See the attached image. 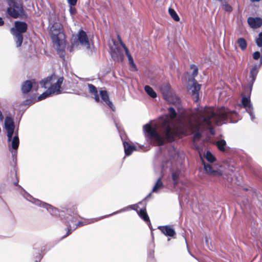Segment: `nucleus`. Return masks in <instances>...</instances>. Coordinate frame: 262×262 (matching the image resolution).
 Instances as JSON below:
<instances>
[{
    "instance_id": "obj_4",
    "label": "nucleus",
    "mask_w": 262,
    "mask_h": 262,
    "mask_svg": "<svg viewBox=\"0 0 262 262\" xmlns=\"http://www.w3.org/2000/svg\"><path fill=\"white\" fill-rule=\"evenodd\" d=\"M109 46L112 57L114 60H121L122 59L123 51H124L127 56L129 63L134 69L136 70V66L134 62V60L124 44L120 41H115L114 40H112L109 43Z\"/></svg>"
},
{
    "instance_id": "obj_35",
    "label": "nucleus",
    "mask_w": 262,
    "mask_h": 262,
    "mask_svg": "<svg viewBox=\"0 0 262 262\" xmlns=\"http://www.w3.org/2000/svg\"><path fill=\"white\" fill-rule=\"evenodd\" d=\"M260 57V53L259 52H255L253 54V57L254 59H258Z\"/></svg>"
},
{
    "instance_id": "obj_33",
    "label": "nucleus",
    "mask_w": 262,
    "mask_h": 262,
    "mask_svg": "<svg viewBox=\"0 0 262 262\" xmlns=\"http://www.w3.org/2000/svg\"><path fill=\"white\" fill-rule=\"evenodd\" d=\"M191 69L193 70L192 75L193 77L196 76L198 74V69L195 66H192Z\"/></svg>"
},
{
    "instance_id": "obj_18",
    "label": "nucleus",
    "mask_w": 262,
    "mask_h": 262,
    "mask_svg": "<svg viewBox=\"0 0 262 262\" xmlns=\"http://www.w3.org/2000/svg\"><path fill=\"white\" fill-rule=\"evenodd\" d=\"M181 175V171L176 170L172 172V178L174 185H176L179 183V178Z\"/></svg>"
},
{
    "instance_id": "obj_37",
    "label": "nucleus",
    "mask_w": 262,
    "mask_h": 262,
    "mask_svg": "<svg viewBox=\"0 0 262 262\" xmlns=\"http://www.w3.org/2000/svg\"><path fill=\"white\" fill-rule=\"evenodd\" d=\"M209 249V250H211V251H214L215 249V248L216 247H213V246H212V247H208Z\"/></svg>"
},
{
    "instance_id": "obj_26",
    "label": "nucleus",
    "mask_w": 262,
    "mask_h": 262,
    "mask_svg": "<svg viewBox=\"0 0 262 262\" xmlns=\"http://www.w3.org/2000/svg\"><path fill=\"white\" fill-rule=\"evenodd\" d=\"M237 43L238 44L239 47L241 48V49L245 50L246 48L247 43L246 40L244 38H239L237 40Z\"/></svg>"
},
{
    "instance_id": "obj_36",
    "label": "nucleus",
    "mask_w": 262,
    "mask_h": 262,
    "mask_svg": "<svg viewBox=\"0 0 262 262\" xmlns=\"http://www.w3.org/2000/svg\"><path fill=\"white\" fill-rule=\"evenodd\" d=\"M69 5H76L77 0H67Z\"/></svg>"
},
{
    "instance_id": "obj_29",
    "label": "nucleus",
    "mask_w": 262,
    "mask_h": 262,
    "mask_svg": "<svg viewBox=\"0 0 262 262\" xmlns=\"http://www.w3.org/2000/svg\"><path fill=\"white\" fill-rule=\"evenodd\" d=\"M205 157L206 160L210 163H212L215 161V158L209 151H207L206 153Z\"/></svg>"
},
{
    "instance_id": "obj_24",
    "label": "nucleus",
    "mask_w": 262,
    "mask_h": 262,
    "mask_svg": "<svg viewBox=\"0 0 262 262\" xmlns=\"http://www.w3.org/2000/svg\"><path fill=\"white\" fill-rule=\"evenodd\" d=\"M168 12L171 17L176 21H179L180 20V18L176 12L174 10V9L172 8H169Z\"/></svg>"
},
{
    "instance_id": "obj_16",
    "label": "nucleus",
    "mask_w": 262,
    "mask_h": 262,
    "mask_svg": "<svg viewBox=\"0 0 262 262\" xmlns=\"http://www.w3.org/2000/svg\"><path fill=\"white\" fill-rule=\"evenodd\" d=\"M100 95L102 100L113 110H114V106L112 102L110 100L108 95L106 91H101L100 92Z\"/></svg>"
},
{
    "instance_id": "obj_12",
    "label": "nucleus",
    "mask_w": 262,
    "mask_h": 262,
    "mask_svg": "<svg viewBox=\"0 0 262 262\" xmlns=\"http://www.w3.org/2000/svg\"><path fill=\"white\" fill-rule=\"evenodd\" d=\"M201 89V85L193 81V85L189 89L192 97L195 102L199 100V92Z\"/></svg>"
},
{
    "instance_id": "obj_21",
    "label": "nucleus",
    "mask_w": 262,
    "mask_h": 262,
    "mask_svg": "<svg viewBox=\"0 0 262 262\" xmlns=\"http://www.w3.org/2000/svg\"><path fill=\"white\" fill-rule=\"evenodd\" d=\"M258 67L256 65L253 66L250 70V77L252 82L255 80V77L258 73Z\"/></svg>"
},
{
    "instance_id": "obj_19",
    "label": "nucleus",
    "mask_w": 262,
    "mask_h": 262,
    "mask_svg": "<svg viewBox=\"0 0 262 262\" xmlns=\"http://www.w3.org/2000/svg\"><path fill=\"white\" fill-rule=\"evenodd\" d=\"M124 147L125 154L127 156L130 155L132 152L136 150V148L134 146L131 145L128 143H124Z\"/></svg>"
},
{
    "instance_id": "obj_34",
    "label": "nucleus",
    "mask_w": 262,
    "mask_h": 262,
    "mask_svg": "<svg viewBox=\"0 0 262 262\" xmlns=\"http://www.w3.org/2000/svg\"><path fill=\"white\" fill-rule=\"evenodd\" d=\"M190 247H186V248H187V250L189 253V254L193 257H194V258L195 259H197L196 257V255L193 254L191 251V250H190Z\"/></svg>"
},
{
    "instance_id": "obj_2",
    "label": "nucleus",
    "mask_w": 262,
    "mask_h": 262,
    "mask_svg": "<svg viewBox=\"0 0 262 262\" xmlns=\"http://www.w3.org/2000/svg\"><path fill=\"white\" fill-rule=\"evenodd\" d=\"M63 80V77L53 74L42 80L40 82V85L48 89L38 97V100L43 99L52 94L57 95L61 93V85Z\"/></svg>"
},
{
    "instance_id": "obj_3",
    "label": "nucleus",
    "mask_w": 262,
    "mask_h": 262,
    "mask_svg": "<svg viewBox=\"0 0 262 262\" xmlns=\"http://www.w3.org/2000/svg\"><path fill=\"white\" fill-rule=\"evenodd\" d=\"M50 33L54 46L58 54L60 57H64L63 51L66 48V42L61 25L59 23H54L50 28Z\"/></svg>"
},
{
    "instance_id": "obj_5",
    "label": "nucleus",
    "mask_w": 262,
    "mask_h": 262,
    "mask_svg": "<svg viewBox=\"0 0 262 262\" xmlns=\"http://www.w3.org/2000/svg\"><path fill=\"white\" fill-rule=\"evenodd\" d=\"M77 37L78 40H76V37L75 38L73 37L72 39V46L69 49L70 52H72L75 48H78L79 45L86 49H91V47L93 44L88 39L87 35L84 31H79Z\"/></svg>"
},
{
    "instance_id": "obj_13",
    "label": "nucleus",
    "mask_w": 262,
    "mask_h": 262,
    "mask_svg": "<svg viewBox=\"0 0 262 262\" xmlns=\"http://www.w3.org/2000/svg\"><path fill=\"white\" fill-rule=\"evenodd\" d=\"M242 105L246 108V111L249 114V115L251 116L252 119H253L252 116V107L251 104L250 103V100L249 98L244 97L242 98Z\"/></svg>"
},
{
    "instance_id": "obj_15",
    "label": "nucleus",
    "mask_w": 262,
    "mask_h": 262,
    "mask_svg": "<svg viewBox=\"0 0 262 262\" xmlns=\"http://www.w3.org/2000/svg\"><path fill=\"white\" fill-rule=\"evenodd\" d=\"M36 85V83L35 80H27L23 83L22 85V91L24 93H28L30 91L32 88H35Z\"/></svg>"
},
{
    "instance_id": "obj_8",
    "label": "nucleus",
    "mask_w": 262,
    "mask_h": 262,
    "mask_svg": "<svg viewBox=\"0 0 262 262\" xmlns=\"http://www.w3.org/2000/svg\"><path fill=\"white\" fill-rule=\"evenodd\" d=\"M50 250V247H35L32 248L33 258L35 262H40L43 255Z\"/></svg>"
},
{
    "instance_id": "obj_22",
    "label": "nucleus",
    "mask_w": 262,
    "mask_h": 262,
    "mask_svg": "<svg viewBox=\"0 0 262 262\" xmlns=\"http://www.w3.org/2000/svg\"><path fill=\"white\" fill-rule=\"evenodd\" d=\"M145 91L147 93L148 95H149L152 98H156L157 97V94L156 92L154 91V90L150 87L149 86L146 85L145 86Z\"/></svg>"
},
{
    "instance_id": "obj_11",
    "label": "nucleus",
    "mask_w": 262,
    "mask_h": 262,
    "mask_svg": "<svg viewBox=\"0 0 262 262\" xmlns=\"http://www.w3.org/2000/svg\"><path fill=\"white\" fill-rule=\"evenodd\" d=\"M158 229L165 235L170 237H174L176 235V232L171 227L169 226H159Z\"/></svg>"
},
{
    "instance_id": "obj_9",
    "label": "nucleus",
    "mask_w": 262,
    "mask_h": 262,
    "mask_svg": "<svg viewBox=\"0 0 262 262\" xmlns=\"http://www.w3.org/2000/svg\"><path fill=\"white\" fill-rule=\"evenodd\" d=\"M5 128L7 132L8 140L10 141L13 134L14 124L13 119L10 117H6L4 122Z\"/></svg>"
},
{
    "instance_id": "obj_17",
    "label": "nucleus",
    "mask_w": 262,
    "mask_h": 262,
    "mask_svg": "<svg viewBox=\"0 0 262 262\" xmlns=\"http://www.w3.org/2000/svg\"><path fill=\"white\" fill-rule=\"evenodd\" d=\"M154 247H150L147 249V261L148 262H156L155 258V249Z\"/></svg>"
},
{
    "instance_id": "obj_40",
    "label": "nucleus",
    "mask_w": 262,
    "mask_h": 262,
    "mask_svg": "<svg viewBox=\"0 0 262 262\" xmlns=\"http://www.w3.org/2000/svg\"><path fill=\"white\" fill-rule=\"evenodd\" d=\"M250 1L252 2H258V1H260V0H250Z\"/></svg>"
},
{
    "instance_id": "obj_6",
    "label": "nucleus",
    "mask_w": 262,
    "mask_h": 262,
    "mask_svg": "<svg viewBox=\"0 0 262 262\" xmlns=\"http://www.w3.org/2000/svg\"><path fill=\"white\" fill-rule=\"evenodd\" d=\"M27 29V24L20 21H16L15 23V27L11 28V32L15 37L16 46L17 47L21 46L23 40L22 33L25 32Z\"/></svg>"
},
{
    "instance_id": "obj_14",
    "label": "nucleus",
    "mask_w": 262,
    "mask_h": 262,
    "mask_svg": "<svg viewBox=\"0 0 262 262\" xmlns=\"http://www.w3.org/2000/svg\"><path fill=\"white\" fill-rule=\"evenodd\" d=\"M248 23L251 28H256L262 25V20L260 18L249 17L248 19Z\"/></svg>"
},
{
    "instance_id": "obj_32",
    "label": "nucleus",
    "mask_w": 262,
    "mask_h": 262,
    "mask_svg": "<svg viewBox=\"0 0 262 262\" xmlns=\"http://www.w3.org/2000/svg\"><path fill=\"white\" fill-rule=\"evenodd\" d=\"M70 7L69 11L71 15L75 14L76 12V8H75V5H69Z\"/></svg>"
},
{
    "instance_id": "obj_42",
    "label": "nucleus",
    "mask_w": 262,
    "mask_h": 262,
    "mask_svg": "<svg viewBox=\"0 0 262 262\" xmlns=\"http://www.w3.org/2000/svg\"><path fill=\"white\" fill-rule=\"evenodd\" d=\"M69 234H70V232H69V231H68L67 232V235H66V236H67V235H69Z\"/></svg>"
},
{
    "instance_id": "obj_25",
    "label": "nucleus",
    "mask_w": 262,
    "mask_h": 262,
    "mask_svg": "<svg viewBox=\"0 0 262 262\" xmlns=\"http://www.w3.org/2000/svg\"><path fill=\"white\" fill-rule=\"evenodd\" d=\"M19 145V139L17 136L14 137L11 142V146L14 149H17Z\"/></svg>"
},
{
    "instance_id": "obj_27",
    "label": "nucleus",
    "mask_w": 262,
    "mask_h": 262,
    "mask_svg": "<svg viewBox=\"0 0 262 262\" xmlns=\"http://www.w3.org/2000/svg\"><path fill=\"white\" fill-rule=\"evenodd\" d=\"M138 214L145 221H149V217L144 209H141Z\"/></svg>"
},
{
    "instance_id": "obj_20",
    "label": "nucleus",
    "mask_w": 262,
    "mask_h": 262,
    "mask_svg": "<svg viewBox=\"0 0 262 262\" xmlns=\"http://www.w3.org/2000/svg\"><path fill=\"white\" fill-rule=\"evenodd\" d=\"M89 92L93 94L94 95V99L96 101H99V98L97 93V91L96 88L92 84L88 85Z\"/></svg>"
},
{
    "instance_id": "obj_41",
    "label": "nucleus",
    "mask_w": 262,
    "mask_h": 262,
    "mask_svg": "<svg viewBox=\"0 0 262 262\" xmlns=\"http://www.w3.org/2000/svg\"><path fill=\"white\" fill-rule=\"evenodd\" d=\"M218 1H220L221 3H222L225 1V0H218Z\"/></svg>"
},
{
    "instance_id": "obj_10",
    "label": "nucleus",
    "mask_w": 262,
    "mask_h": 262,
    "mask_svg": "<svg viewBox=\"0 0 262 262\" xmlns=\"http://www.w3.org/2000/svg\"><path fill=\"white\" fill-rule=\"evenodd\" d=\"M204 169L206 172L214 177H219L223 174L222 170L218 168V167L212 164H204Z\"/></svg>"
},
{
    "instance_id": "obj_30",
    "label": "nucleus",
    "mask_w": 262,
    "mask_h": 262,
    "mask_svg": "<svg viewBox=\"0 0 262 262\" xmlns=\"http://www.w3.org/2000/svg\"><path fill=\"white\" fill-rule=\"evenodd\" d=\"M223 9L227 12H230L232 11V7L228 5L226 1L222 3Z\"/></svg>"
},
{
    "instance_id": "obj_7",
    "label": "nucleus",
    "mask_w": 262,
    "mask_h": 262,
    "mask_svg": "<svg viewBox=\"0 0 262 262\" xmlns=\"http://www.w3.org/2000/svg\"><path fill=\"white\" fill-rule=\"evenodd\" d=\"M9 7L7 9L8 14L14 18H17L23 13V9L18 0H8Z\"/></svg>"
},
{
    "instance_id": "obj_1",
    "label": "nucleus",
    "mask_w": 262,
    "mask_h": 262,
    "mask_svg": "<svg viewBox=\"0 0 262 262\" xmlns=\"http://www.w3.org/2000/svg\"><path fill=\"white\" fill-rule=\"evenodd\" d=\"M160 91L166 101L175 105L179 117H177L176 109L170 107L168 116L162 117L157 124L153 126L149 124L144 126V130L159 145L163 144L164 138L170 139L174 135H185L188 132L193 134L194 141L200 139L204 129H209L213 134L212 124H221L232 113L225 107L215 109L206 107L197 108L191 116H186L181 112L179 98L172 91L168 84L162 85Z\"/></svg>"
},
{
    "instance_id": "obj_38",
    "label": "nucleus",
    "mask_w": 262,
    "mask_h": 262,
    "mask_svg": "<svg viewBox=\"0 0 262 262\" xmlns=\"http://www.w3.org/2000/svg\"><path fill=\"white\" fill-rule=\"evenodd\" d=\"M4 24V21L2 19V18L0 17V26H2Z\"/></svg>"
},
{
    "instance_id": "obj_31",
    "label": "nucleus",
    "mask_w": 262,
    "mask_h": 262,
    "mask_svg": "<svg viewBox=\"0 0 262 262\" xmlns=\"http://www.w3.org/2000/svg\"><path fill=\"white\" fill-rule=\"evenodd\" d=\"M42 206L46 207L48 210H50L51 211L53 214H56V209L53 208L51 205L49 204H47L45 203H42Z\"/></svg>"
},
{
    "instance_id": "obj_39",
    "label": "nucleus",
    "mask_w": 262,
    "mask_h": 262,
    "mask_svg": "<svg viewBox=\"0 0 262 262\" xmlns=\"http://www.w3.org/2000/svg\"><path fill=\"white\" fill-rule=\"evenodd\" d=\"M3 120V115H2V113L0 111V121H2Z\"/></svg>"
},
{
    "instance_id": "obj_28",
    "label": "nucleus",
    "mask_w": 262,
    "mask_h": 262,
    "mask_svg": "<svg viewBox=\"0 0 262 262\" xmlns=\"http://www.w3.org/2000/svg\"><path fill=\"white\" fill-rule=\"evenodd\" d=\"M217 146L218 148L221 150V151H224L225 150V147L226 145V142L225 140H221L220 141H219L216 143Z\"/></svg>"
},
{
    "instance_id": "obj_23",
    "label": "nucleus",
    "mask_w": 262,
    "mask_h": 262,
    "mask_svg": "<svg viewBox=\"0 0 262 262\" xmlns=\"http://www.w3.org/2000/svg\"><path fill=\"white\" fill-rule=\"evenodd\" d=\"M163 187V183L162 181H161L160 179H159L155 185H154L152 192H157L160 190L162 187Z\"/></svg>"
}]
</instances>
